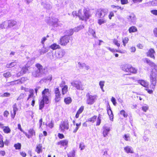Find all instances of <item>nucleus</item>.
Listing matches in <instances>:
<instances>
[{
  "label": "nucleus",
  "mask_w": 157,
  "mask_h": 157,
  "mask_svg": "<svg viewBox=\"0 0 157 157\" xmlns=\"http://www.w3.org/2000/svg\"><path fill=\"white\" fill-rule=\"evenodd\" d=\"M49 48L54 50H56L57 49L60 48V47L59 45L57 44H56L54 43L50 46Z\"/></svg>",
  "instance_id": "25"
},
{
  "label": "nucleus",
  "mask_w": 157,
  "mask_h": 157,
  "mask_svg": "<svg viewBox=\"0 0 157 157\" xmlns=\"http://www.w3.org/2000/svg\"><path fill=\"white\" fill-rule=\"evenodd\" d=\"M130 68L129 69V71L128 72V73H134L136 74L137 72V70L135 68L132 67L131 65H130Z\"/></svg>",
  "instance_id": "28"
},
{
  "label": "nucleus",
  "mask_w": 157,
  "mask_h": 157,
  "mask_svg": "<svg viewBox=\"0 0 157 157\" xmlns=\"http://www.w3.org/2000/svg\"><path fill=\"white\" fill-rule=\"evenodd\" d=\"M54 93L55 94V101L58 102L60 100L61 98V94L58 88L54 89Z\"/></svg>",
  "instance_id": "13"
},
{
  "label": "nucleus",
  "mask_w": 157,
  "mask_h": 157,
  "mask_svg": "<svg viewBox=\"0 0 157 157\" xmlns=\"http://www.w3.org/2000/svg\"><path fill=\"white\" fill-rule=\"evenodd\" d=\"M148 109V106L147 105L144 106L142 107V110L144 112H146Z\"/></svg>",
  "instance_id": "54"
},
{
  "label": "nucleus",
  "mask_w": 157,
  "mask_h": 157,
  "mask_svg": "<svg viewBox=\"0 0 157 157\" xmlns=\"http://www.w3.org/2000/svg\"><path fill=\"white\" fill-rule=\"evenodd\" d=\"M28 67H23L21 69V71L24 74L25 73L27 72L28 71Z\"/></svg>",
  "instance_id": "50"
},
{
  "label": "nucleus",
  "mask_w": 157,
  "mask_h": 157,
  "mask_svg": "<svg viewBox=\"0 0 157 157\" xmlns=\"http://www.w3.org/2000/svg\"><path fill=\"white\" fill-rule=\"evenodd\" d=\"M102 134L104 137H106L108 136L110 131V128L108 124H106L102 128Z\"/></svg>",
  "instance_id": "10"
},
{
  "label": "nucleus",
  "mask_w": 157,
  "mask_h": 157,
  "mask_svg": "<svg viewBox=\"0 0 157 157\" xmlns=\"http://www.w3.org/2000/svg\"><path fill=\"white\" fill-rule=\"evenodd\" d=\"M153 33L155 36L157 37V28H155L153 30Z\"/></svg>",
  "instance_id": "62"
},
{
  "label": "nucleus",
  "mask_w": 157,
  "mask_h": 157,
  "mask_svg": "<svg viewBox=\"0 0 157 157\" xmlns=\"http://www.w3.org/2000/svg\"><path fill=\"white\" fill-rule=\"evenodd\" d=\"M13 113L11 112V117L12 118L14 119L16 114V112L18 111V109L17 108V105L16 103L14 104L13 105Z\"/></svg>",
  "instance_id": "19"
},
{
  "label": "nucleus",
  "mask_w": 157,
  "mask_h": 157,
  "mask_svg": "<svg viewBox=\"0 0 157 157\" xmlns=\"http://www.w3.org/2000/svg\"><path fill=\"white\" fill-rule=\"evenodd\" d=\"M7 25L6 28L12 27L17 24V22L14 20H8L6 21Z\"/></svg>",
  "instance_id": "17"
},
{
  "label": "nucleus",
  "mask_w": 157,
  "mask_h": 157,
  "mask_svg": "<svg viewBox=\"0 0 157 157\" xmlns=\"http://www.w3.org/2000/svg\"><path fill=\"white\" fill-rule=\"evenodd\" d=\"M105 83V81H100L99 82V85L100 86V88L103 87L104 86Z\"/></svg>",
  "instance_id": "53"
},
{
  "label": "nucleus",
  "mask_w": 157,
  "mask_h": 157,
  "mask_svg": "<svg viewBox=\"0 0 157 157\" xmlns=\"http://www.w3.org/2000/svg\"><path fill=\"white\" fill-rule=\"evenodd\" d=\"M144 61L146 63L152 68V70L150 75V80L152 85L151 87L154 89L156 83V77L157 76V66L153 62L149 59L145 58L144 59Z\"/></svg>",
  "instance_id": "1"
},
{
  "label": "nucleus",
  "mask_w": 157,
  "mask_h": 157,
  "mask_svg": "<svg viewBox=\"0 0 157 157\" xmlns=\"http://www.w3.org/2000/svg\"><path fill=\"white\" fill-rule=\"evenodd\" d=\"M89 32L95 38L96 37L95 34V32L93 29H89Z\"/></svg>",
  "instance_id": "44"
},
{
  "label": "nucleus",
  "mask_w": 157,
  "mask_h": 157,
  "mask_svg": "<svg viewBox=\"0 0 157 157\" xmlns=\"http://www.w3.org/2000/svg\"><path fill=\"white\" fill-rule=\"evenodd\" d=\"M83 12L84 13L83 15H82L81 14L79 16L80 19L82 20L86 21L90 16L89 11L87 9L84 8L83 10Z\"/></svg>",
  "instance_id": "8"
},
{
  "label": "nucleus",
  "mask_w": 157,
  "mask_h": 157,
  "mask_svg": "<svg viewBox=\"0 0 157 157\" xmlns=\"http://www.w3.org/2000/svg\"><path fill=\"white\" fill-rule=\"evenodd\" d=\"M113 43L116 45H117L118 47L120 46V44L118 42V41L116 39H114L113 40Z\"/></svg>",
  "instance_id": "51"
},
{
  "label": "nucleus",
  "mask_w": 157,
  "mask_h": 157,
  "mask_svg": "<svg viewBox=\"0 0 157 157\" xmlns=\"http://www.w3.org/2000/svg\"><path fill=\"white\" fill-rule=\"evenodd\" d=\"M33 90H30V94L29 95L27 99V100H29L30 98H33Z\"/></svg>",
  "instance_id": "45"
},
{
  "label": "nucleus",
  "mask_w": 157,
  "mask_h": 157,
  "mask_svg": "<svg viewBox=\"0 0 157 157\" xmlns=\"http://www.w3.org/2000/svg\"><path fill=\"white\" fill-rule=\"evenodd\" d=\"M68 86L67 85H65L62 89V94H65L67 91Z\"/></svg>",
  "instance_id": "37"
},
{
  "label": "nucleus",
  "mask_w": 157,
  "mask_h": 157,
  "mask_svg": "<svg viewBox=\"0 0 157 157\" xmlns=\"http://www.w3.org/2000/svg\"><path fill=\"white\" fill-rule=\"evenodd\" d=\"M125 151L127 153H133V149L132 147L129 146H127L124 148Z\"/></svg>",
  "instance_id": "21"
},
{
  "label": "nucleus",
  "mask_w": 157,
  "mask_h": 157,
  "mask_svg": "<svg viewBox=\"0 0 157 157\" xmlns=\"http://www.w3.org/2000/svg\"><path fill=\"white\" fill-rule=\"evenodd\" d=\"M70 37L67 35H64L59 40V44L62 46H66L69 42Z\"/></svg>",
  "instance_id": "6"
},
{
  "label": "nucleus",
  "mask_w": 157,
  "mask_h": 157,
  "mask_svg": "<svg viewBox=\"0 0 157 157\" xmlns=\"http://www.w3.org/2000/svg\"><path fill=\"white\" fill-rule=\"evenodd\" d=\"M86 103L87 104L92 105L97 99V96L96 95H91L89 93L86 94Z\"/></svg>",
  "instance_id": "4"
},
{
  "label": "nucleus",
  "mask_w": 157,
  "mask_h": 157,
  "mask_svg": "<svg viewBox=\"0 0 157 157\" xmlns=\"http://www.w3.org/2000/svg\"><path fill=\"white\" fill-rule=\"evenodd\" d=\"M127 19L129 22L132 23L134 24L136 20V18L135 15L133 13H131L127 17Z\"/></svg>",
  "instance_id": "12"
},
{
  "label": "nucleus",
  "mask_w": 157,
  "mask_h": 157,
  "mask_svg": "<svg viewBox=\"0 0 157 157\" xmlns=\"http://www.w3.org/2000/svg\"><path fill=\"white\" fill-rule=\"evenodd\" d=\"M151 13L155 15H157V10H152L151 11Z\"/></svg>",
  "instance_id": "63"
},
{
  "label": "nucleus",
  "mask_w": 157,
  "mask_h": 157,
  "mask_svg": "<svg viewBox=\"0 0 157 157\" xmlns=\"http://www.w3.org/2000/svg\"><path fill=\"white\" fill-rule=\"evenodd\" d=\"M68 143V141L67 140H61L57 144L60 145L62 146H67Z\"/></svg>",
  "instance_id": "26"
},
{
  "label": "nucleus",
  "mask_w": 157,
  "mask_h": 157,
  "mask_svg": "<svg viewBox=\"0 0 157 157\" xmlns=\"http://www.w3.org/2000/svg\"><path fill=\"white\" fill-rule=\"evenodd\" d=\"M79 148L81 149V150H83L85 148V145L83 143H80L79 145Z\"/></svg>",
  "instance_id": "59"
},
{
  "label": "nucleus",
  "mask_w": 157,
  "mask_h": 157,
  "mask_svg": "<svg viewBox=\"0 0 157 157\" xmlns=\"http://www.w3.org/2000/svg\"><path fill=\"white\" fill-rule=\"evenodd\" d=\"M68 157H75V154L74 150H72L67 154Z\"/></svg>",
  "instance_id": "38"
},
{
  "label": "nucleus",
  "mask_w": 157,
  "mask_h": 157,
  "mask_svg": "<svg viewBox=\"0 0 157 157\" xmlns=\"http://www.w3.org/2000/svg\"><path fill=\"white\" fill-rule=\"evenodd\" d=\"M106 20L105 18H101L99 19L98 20V22L99 25H101V24L106 23Z\"/></svg>",
  "instance_id": "40"
},
{
  "label": "nucleus",
  "mask_w": 157,
  "mask_h": 157,
  "mask_svg": "<svg viewBox=\"0 0 157 157\" xmlns=\"http://www.w3.org/2000/svg\"><path fill=\"white\" fill-rule=\"evenodd\" d=\"M7 27V25L6 21H5L1 24H0V29H2L3 28H5L6 27V28Z\"/></svg>",
  "instance_id": "41"
},
{
  "label": "nucleus",
  "mask_w": 157,
  "mask_h": 157,
  "mask_svg": "<svg viewBox=\"0 0 157 157\" xmlns=\"http://www.w3.org/2000/svg\"><path fill=\"white\" fill-rule=\"evenodd\" d=\"M42 99L39 103V109L41 110L44 107V102L48 104L49 102V97L50 95L49 90L48 89H45L42 92Z\"/></svg>",
  "instance_id": "2"
},
{
  "label": "nucleus",
  "mask_w": 157,
  "mask_h": 157,
  "mask_svg": "<svg viewBox=\"0 0 157 157\" xmlns=\"http://www.w3.org/2000/svg\"><path fill=\"white\" fill-rule=\"evenodd\" d=\"M71 99L70 97L66 98L64 99V101L67 104H69L71 102Z\"/></svg>",
  "instance_id": "39"
},
{
  "label": "nucleus",
  "mask_w": 157,
  "mask_h": 157,
  "mask_svg": "<svg viewBox=\"0 0 157 157\" xmlns=\"http://www.w3.org/2000/svg\"><path fill=\"white\" fill-rule=\"evenodd\" d=\"M42 146L41 144H39L37 145L36 149V151L38 153H40L42 151Z\"/></svg>",
  "instance_id": "29"
},
{
  "label": "nucleus",
  "mask_w": 157,
  "mask_h": 157,
  "mask_svg": "<svg viewBox=\"0 0 157 157\" xmlns=\"http://www.w3.org/2000/svg\"><path fill=\"white\" fill-rule=\"evenodd\" d=\"M41 5L44 8L47 10H50L52 8V5L49 2L47 1L43 2L41 3Z\"/></svg>",
  "instance_id": "14"
},
{
  "label": "nucleus",
  "mask_w": 157,
  "mask_h": 157,
  "mask_svg": "<svg viewBox=\"0 0 157 157\" xmlns=\"http://www.w3.org/2000/svg\"><path fill=\"white\" fill-rule=\"evenodd\" d=\"M129 33H134L136 32L137 31V28L134 26H132L129 28L128 29Z\"/></svg>",
  "instance_id": "30"
},
{
  "label": "nucleus",
  "mask_w": 157,
  "mask_h": 157,
  "mask_svg": "<svg viewBox=\"0 0 157 157\" xmlns=\"http://www.w3.org/2000/svg\"><path fill=\"white\" fill-rule=\"evenodd\" d=\"M108 11V10L106 9L98 10L96 14V16L100 18H103L107 15Z\"/></svg>",
  "instance_id": "5"
},
{
  "label": "nucleus",
  "mask_w": 157,
  "mask_h": 157,
  "mask_svg": "<svg viewBox=\"0 0 157 157\" xmlns=\"http://www.w3.org/2000/svg\"><path fill=\"white\" fill-rule=\"evenodd\" d=\"M2 128L3 129L4 132L6 133H10L11 130L8 126H2Z\"/></svg>",
  "instance_id": "27"
},
{
  "label": "nucleus",
  "mask_w": 157,
  "mask_h": 157,
  "mask_svg": "<svg viewBox=\"0 0 157 157\" xmlns=\"http://www.w3.org/2000/svg\"><path fill=\"white\" fill-rule=\"evenodd\" d=\"M84 28V26L83 25H80L77 26L75 28L73 29L74 31L76 32H77L80 30L81 29H83Z\"/></svg>",
  "instance_id": "31"
},
{
  "label": "nucleus",
  "mask_w": 157,
  "mask_h": 157,
  "mask_svg": "<svg viewBox=\"0 0 157 157\" xmlns=\"http://www.w3.org/2000/svg\"><path fill=\"white\" fill-rule=\"evenodd\" d=\"M155 53V51L152 48H151L150 49L147 53V56L150 57L151 58L155 59V57L154 56V54Z\"/></svg>",
  "instance_id": "16"
},
{
  "label": "nucleus",
  "mask_w": 157,
  "mask_h": 157,
  "mask_svg": "<svg viewBox=\"0 0 157 157\" xmlns=\"http://www.w3.org/2000/svg\"><path fill=\"white\" fill-rule=\"evenodd\" d=\"M10 93L6 92L3 94L2 96L3 97H9L10 96Z\"/></svg>",
  "instance_id": "58"
},
{
  "label": "nucleus",
  "mask_w": 157,
  "mask_h": 157,
  "mask_svg": "<svg viewBox=\"0 0 157 157\" xmlns=\"http://www.w3.org/2000/svg\"><path fill=\"white\" fill-rule=\"evenodd\" d=\"M114 16V13L113 12H112V11L109 14V18L110 19H111L112 17H113Z\"/></svg>",
  "instance_id": "61"
},
{
  "label": "nucleus",
  "mask_w": 157,
  "mask_h": 157,
  "mask_svg": "<svg viewBox=\"0 0 157 157\" xmlns=\"http://www.w3.org/2000/svg\"><path fill=\"white\" fill-rule=\"evenodd\" d=\"M59 129L62 132H63L65 130H68L69 128V125L67 121H64L61 122L59 126Z\"/></svg>",
  "instance_id": "9"
},
{
  "label": "nucleus",
  "mask_w": 157,
  "mask_h": 157,
  "mask_svg": "<svg viewBox=\"0 0 157 157\" xmlns=\"http://www.w3.org/2000/svg\"><path fill=\"white\" fill-rule=\"evenodd\" d=\"M74 32V31L73 29H71L67 30L65 32V35H67V36H71L73 34Z\"/></svg>",
  "instance_id": "24"
},
{
  "label": "nucleus",
  "mask_w": 157,
  "mask_h": 157,
  "mask_svg": "<svg viewBox=\"0 0 157 157\" xmlns=\"http://www.w3.org/2000/svg\"><path fill=\"white\" fill-rule=\"evenodd\" d=\"M36 66L37 70L32 72V76L36 78L40 77L44 73L45 69L43 68V66L40 64H36Z\"/></svg>",
  "instance_id": "3"
},
{
  "label": "nucleus",
  "mask_w": 157,
  "mask_h": 157,
  "mask_svg": "<svg viewBox=\"0 0 157 157\" xmlns=\"http://www.w3.org/2000/svg\"><path fill=\"white\" fill-rule=\"evenodd\" d=\"M82 12V10L81 9H80L78 11V13H77L76 11H74L72 12V14L74 17L76 16H78L80 18L79 16L81 14V13Z\"/></svg>",
  "instance_id": "33"
},
{
  "label": "nucleus",
  "mask_w": 157,
  "mask_h": 157,
  "mask_svg": "<svg viewBox=\"0 0 157 157\" xmlns=\"http://www.w3.org/2000/svg\"><path fill=\"white\" fill-rule=\"evenodd\" d=\"M128 38L127 37H125L123 39V45L124 46H125L126 44L128 42Z\"/></svg>",
  "instance_id": "46"
},
{
  "label": "nucleus",
  "mask_w": 157,
  "mask_h": 157,
  "mask_svg": "<svg viewBox=\"0 0 157 157\" xmlns=\"http://www.w3.org/2000/svg\"><path fill=\"white\" fill-rule=\"evenodd\" d=\"M111 101L114 105H116L117 102L116 101V99L113 97H112L111 99Z\"/></svg>",
  "instance_id": "56"
},
{
  "label": "nucleus",
  "mask_w": 157,
  "mask_h": 157,
  "mask_svg": "<svg viewBox=\"0 0 157 157\" xmlns=\"http://www.w3.org/2000/svg\"><path fill=\"white\" fill-rule=\"evenodd\" d=\"M96 118L97 116H94L93 117L89 118L88 120V121L92 123H94L95 122Z\"/></svg>",
  "instance_id": "47"
},
{
  "label": "nucleus",
  "mask_w": 157,
  "mask_h": 157,
  "mask_svg": "<svg viewBox=\"0 0 157 157\" xmlns=\"http://www.w3.org/2000/svg\"><path fill=\"white\" fill-rule=\"evenodd\" d=\"M26 96V94L25 93H21L19 96L17 98V101H20L24 99L25 97Z\"/></svg>",
  "instance_id": "32"
},
{
  "label": "nucleus",
  "mask_w": 157,
  "mask_h": 157,
  "mask_svg": "<svg viewBox=\"0 0 157 157\" xmlns=\"http://www.w3.org/2000/svg\"><path fill=\"white\" fill-rule=\"evenodd\" d=\"M86 64L85 63H81L80 62L78 63V66L80 67H81L82 68H85V66H86Z\"/></svg>",
  "instance_id": "52"
},
{
  "label": "nucleus",
  "mask_w": 157,
  "mask_h": 157,
  "mask_svg": "<svg viewBox=\"0 0 157 157\" xmlns=\"http://www.w3.org/2000/svg\"><path fill=\"white\" fill-rule=\"evenodd\" d=\"M29 133L31 136H33V133H35L34 130L32 129H30L29 131Z\"/></svg>",
  "instance_id": "55"
},
{
  "label": "nucleus",
  "mask_w": 157,
  "mask_h": 157,
  "mask_svg": "<svg viewBox=\"0 0 157 157\" xmlns=\"http://www.w3.org/2000/svg\"><path fill=\"white\" fill-rule=\"evenodd\" d=\"M49 37V36L48 35H47L46 37H44L41 40V43L43 45V46H44V42L46 40L47 38L46 37Z\"/></svg>",
  "instance_id": "49"
},
{
  "label": "nucleus",
  "mask_w": 157,
  "mask_h": 157,
  "mask_svg": "<svg viewBox=\"0 0 157 157\" xmlns=\"http://www.w3.org/2000/svg\"><path fill=\"white\" fill-rule=\"evenodd\" d=\"M52 20H51V21H49V20H50V18L49 17H47L46 18V19L47 22L48 23H49L51 22V24L54 27H57L58 25L57 23L58 22V20L57 18L53 17L52 18Z\"/></svg>",
  "instance_id": "11"
},
{
  "label": "nucleus",
  "mask_w": 157,
  "mask_h": 157,
  "mask_svg": "<svg viewBox=\"0 0 157 157\" xmlns=\"http://www.w3.org/2000/svg\"><path fill=\"white\" fill-rule=\"evenodd\" d=\"M3 76L6 78H8L11 76V73L9 72H7L3 74Z\"/></svg>",
  "instance_id": "42"
},
{
  "label": "nucleus",
  "mask_w": 157,
  "mask_h": 157,
  "mask_svg": "<svg viewBox=\"0 0 157 157\" xmlns=\"http://www.w3.org/2000/svg\"><path fill=\"white\" fill-rule=\"evenodd\" d=\"M120 113L121 115H122L123 117H127L128 116V114L124 110H122L120 112Z\"/></svg>",
  "instance_id": "43"
},
{
  "label": "nucleus",
  "mask_w": 157,
  "mask_h": 157,
  "mask_svg": "<svg viewBox=\"0 0 157 157\" xmlns=\"http://www.w3.org/2000/svg\"><path fill=\"white\" fill-rule=\"evenodd\" d=\"M14 147L16 149H20L21 148V144L19 143H17L14 145Z\"/></svg>",
  "instance_id": "48"
},
{
  "label": "nucleus",
  "mask_w": 157,
  "mask_h": 157,
  "mask_svg": "<svg viewBox=\"0 0 157 157\" xmlns=\"http://www.w3.org/2000/svg\"><path fill=\"white\" fill-rule=\"evenodd\" d=\"M25 79L24 78H22L21 80H16L10 82L11 86H13L14 85L20 84L22 83V80H23Z\"/></svg>",
  "instance_id": "20"
},
{
  "label": "nucleus",
  "mask_w": 157,
  "mask_h": 157,
  "mask_svg": "<svg viewBox=\"0 0 157 157\" xmlns=\"http://www.w3.org/2000/svg\"><path fill=\"white\" fill-rule=\"evenodd\" d=\"M138 82L143 86L147 87L148 86V83L145 81L144 80H139Z\"/></svg>",
  "instance_id": "35"
},
{
  "label": "nucleus",
  "mask_w": 157,
  "mask_h": 157,
  "mask_svg": "<svg viewBox=\"0 0 157 157\" xmlns=\"http://www.w3.org/2000/svg\"><path fill=\"white\" fill-rule=\"evenodd\" d=\"M84 110V106H81L79 109L78 110L77 112V113L75 115V117L76 118H78L79 116V115L82 113L83 112Z\"/></svg>",
  "instance_id": "23"
},
{
  "label": "nucleus",
  "mask_w": 157,
  "mask_h": 157,
  "mask_svg": "<svg viewBox=\"0 0 157 157\" xmlns=\"http://www.w3.org/2000/svg\"><path fill=\"white\" fill-rule=\"evenodd\" d=\"M130 67V65L125 64L121 65V68L123 71L128 73Z\"/></svg>",
  "instance_id": "18"
},
{
  "label": "nucleus",
  "mask_w": 157,
  "mask_h": 157,
  "mask_svg": "<svg viewBox=\"0 0 157 157\" xmlns=\"http://www.w3.org/2000/svg\"><path fill=\"white\" fill-rule=\"evenodd\" d=\"M49 50V48H45L43 47L42 49L39 50V53L40 55H42L48 52Z\"/></svg>",
  "instance_id": "22"
},
{
  "label": "nucleus",
  "mask_w": 157,
  "mask_h": 157,
  "mask_svg": "<svg viewBox=\"0 0 157 157\" xmlns=\"http://www.w3.org/2000/svg\"><path fill=\"white\" fill-rule=\"evenodd\" d=\"M65 52L64 50H61L56 53V56L57 58L62 57L65 54Z\"/></svg>",
  "instance_id": "15"
},
{
  "label": "nucleus",
  "mask_w": 157,
  "mask_h": 157,
  "mask_svg": "<svg viewBox=\"0 0 157 157\" xmlns=\"http://www.w3.org/2000/svg\"><path fill=\"white\" fill-rule=\"evenodd\" d=\"M107 111V113L109 116L110 120L112 121H113V115L112 110H108Z\"/></svg>",
  "instance_id": "36"
},
{
  "label": "nucleus",
  "mask_w": 157,
  "mask_h": 157,
  "mask_svg": "<svg viewBox=\"0 0 157 157\" xmlns=\"http://www.w3.org/2000/svg\"><path fill=\"white\" fill-rule=\"evenodd\" d=\"M111 7L113 9L116 8L117 10L119 9H121V10H122V9H123V8H122L120 6H115V5H112V6H111Z\"/></svg>",
  "instance_id": "57"
},
{
  "label": "nucleus",
  "mask_w": 157,
  "mask_h": 157,
  "mask_svg": "<svg viewBox=\"0 0 157 157\" xmlns=\"http://www.w3.org/2000/svg\"><path fill=\"white\" fill-rule=\"evenodd\" d=\"M16 64L17 63L16 61H15L10 63L7 64L6 65V67L7 68H10L13 67L14 66L16 65Z\"/></svg>",
  "instance_id": "34"
},
{
  "label": "nucleus",
  "mask_w": 157,
  "mask_h": 157,
  "mask_svg": "<svg viewBox=\"0 0 157 157\" xmlns=\"http://www.w3.org/2000/svg\"><path fill=\"white\" fill-rule=\"evenodd\" d=\"M101 122V119L100 117H98L97 121L96 123V125H99Z\"/></svg>",
  "instance_id": "60"
},
{
  "label": "nucleus",
  "mask_w": 157,
  "mask_h": 157,
  "mask_svg": "<svg viewBox=\"0 0 157 157\" xmlns=\"http://www.w3.org/2000/svg\"><path fill=\"white\" fill-rule=\"evenodd\" d=\"M130 49L131 52H135L136 50L135 47H131Z\"/></svg>",
  "instance_id": "64"
},
{
  "label": "nucleus",
  "mask_w": 157,
  "mask_h": 157,
  "mask_svg": "<svg viewBox=\"0 0 157 157\" xmlns=\"http://www.w3.org/2000/svg\"><path fill=\"white\" fill-rule=\"evenodd\" d=\"M71 85L77 90H83L84 89L81 82L78 81H74L71 82Z\"/></svg>",
  "instance_id": "7"
}]
</instances>
